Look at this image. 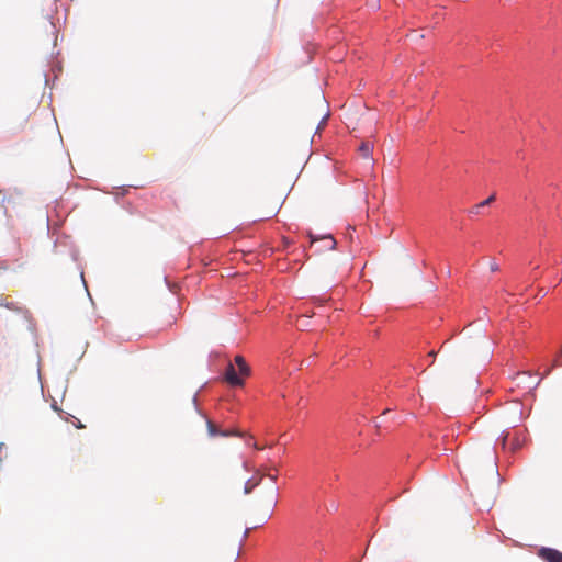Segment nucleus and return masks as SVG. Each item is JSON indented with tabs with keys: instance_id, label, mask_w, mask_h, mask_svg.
I'll return each mask as SVG.
<instances>
[{
	"instance_id": "obj_1",
	"label": "nucleus",
	"mask_w": 562,
	"mask_h": 562,
	"mask_svg": "<svg viewBox=\"0 0 562 562\" xmlns=\"http://www.w3.org/2000/svg\"><path fill=\"white\" fill-rule=\"evenodd\" d=\"M276 476H270V485L265 494L262 501L259 499L257 494L251 497V513L254 520L248 525V532L254 529L260 528L272 515L273 507L277 504L274 482Z\"/></svg>"
},
{
	"instance_id": "obj_2",
	"label": "nucleus",
	"mask_w": 562,
	"mask_h": 562,
	"mask_svg": "<svg viewBox=\"0 0 562 562\" xmlns=\"http://www.w3.org/2000/svg\"><path fill=\"white\" fill-rule=\"evenodd\" d=\"M272 446L273 443L259 446L258 442L256 441L252 443L254 450L250 453L248 452V471L252 470L254 475L248 479V494H251L252 488L256 487L260 483L262 477L267 475V473L263 471L267 470V467L262 468L261 465H258V452L262 450L265 447L271 448ZM268 476L270 477L271 475L268 474Z\"/></svg>"
},
{
	"instance_id": "obj_3",
	"label": "nucleus",
	"mask_w": 562,
	"mask_h": 562,
	"mask_svg": "<svg viewBox=\"0 0 562 562\" xmlns=\"http://www.w3.org/2000/svg\"><path fill=\"white\" fill-rule=\"evenodd\" d=\"M538 557L546 562H562V552L552 548L542 547L538 551Z\"/></svg>"
},
{
	"instance_id": "obj_4",
	"label": "nucleus",
	"mask_w": 562,
	"mask_h": 562,
	"mask_svg": "<svg viewBox=\"0 0 562 562\" xmlns=\"http://www.w3.org/2000/svg\"><path fill=\"white\" fill-rule=\"evenodd\" d=\"M225 380L232 386H243L244 382L240 376H238L236 369L233 364H228L225 372Z\"/></svg>"
},
{
	"instance_id": "obj_5",
	"label": "nucleus",
	"mask_w": 562,
	"mask_h": 562,
	"mask_svg": "<svg viewBox=\"0 0 562 562\" xmlns=\"http://www.w3.org/2000/svg\"><path fill=\"white\" fill-rule=\"evenodd\" d=\"M495 200H496V195L495 194H491L486 200H484V201L473 205L470 209L469 213L473 214V215H477V214H480L481 209L491 205Z\"/></svg>"
},
{
	"instance_id": "obj_6",
	"label": "nucleus",
	"mask_w": 562,
	"mask_h": 562,
	"mask_svg": "<svg viewBox=\"0 0 562 562\" xmlns=\"http://www.w3.org/2000/svg\"><path fill=\"white\" fill-rule=\"evenodd\" d=\"M372 150H373V144L369 140L362 142L359 147V151L361 153L362 157L367 158V159H369L371 157Z\"/></svg>"
},
{
	"instance_id": "obj_7",
	"label": "nucleus",
	"mask_w": 562,
	"mask_h": 562,
	"mask_svg": "<svg viewBox=\"0 0 562 562\" xmlns=\"http://www.w3.org/2000/svg\"><path fill=\"white\" fill-rule=\"evenodd\" d=\"M235 362L237 363L239 371L241 374L246 372V362L243 356H237L235 358Z\"/></svg>"
},
{
	"instance_id": "obj_8",
	"label": "nucleus",
	"mask_w": 562,
	"mask_h": 562,
	"mask_svg": "<svg viewBox=\"0 0 562 562\" xmlns=\"http://www.w3.org/2000/svg\"><path fill=\"white\" fill-rule=\"evenodd\" d=\"M490 270L492 272H497L499 270V266L494 259L490 261Z\"/></svg>"
},
{
	"instance_id": "obj_9",
	"label": "nucleus",
	"mask_w": 562,
	"mask_h": 562,
	"mask_svg": "<svg viewBox=\"0 0 562 562\" xmlns=\"http://www.w3.org/2000/svg\"><path fill=\"white\" fill-rule=\"evenodd\" d=\"M325 239H326V241H327V247H329L330 249H333V248L335 247V245H336V240H335L333 237H330V236H329V237H327V238H325Z\"/></svg>"
},
{
	"instance_id": "obj_10",
	"label": "nucleus",
	"mask_w": 562,
	"mask_h": 562,
	"mask_svg": "<svg viewBox=\"0 0 562 562\" xmlns=\"http://www.w3.org/2000/svg\"><path fill=\"white\" fill-rule=\"evenodd\" d=\"M207 426H209V431L212 436L214 435H217L218 432L216 431V428H215V425L212 424L211 422L207 423Z\"/></svg>"
},
{
	"instance_id": "obj_11",
	"label": "nucleus",
	"mask_w": 562,
	"mask_h": 562,
	"mask_svg": "<svg viewBox=\"0 0 562 562\" xmlns=\"http://www.w3.org/2000/svg\"><path fill=\"white\" fill-rule=\"evenodd\" d=\"M554 366H555V363H554L551 368L547 369V370L544 371L543 375H548V374H550V372H551V370H552V368H553Z\"/></svg>"
},
{
	"instance_id": "obj_12",
	"label": "nucleus",
	"mask_w": 562,
	"mask_h": 562,
	"mask_svg": "<svg viewBox=\"0 0 562 562\" xmlns=\"http://www.w3.org/2000/svg\"><path fill=\"white\" fill-rule=\"evenodd\" d=\"M75 426L79 429L85 428V425H82L79 420L77 424H75Z\"/></svg>"
},
{
	"instance_id": "obj_13",
	"label": "nucleus",
	"mask_w": 562,
	"mask_h": 562,
	"mask_svg": "<svg viewBox=\"0 0 562 562\" xmlns=\"http://www.w3.org/2000/svg\"><path fill=\"white\" fill-rule=\"evenodd\" d=\"M430 357L435 358L436 357V352L432 350L428 353Z\"/></svg>"
}]
</instances>
